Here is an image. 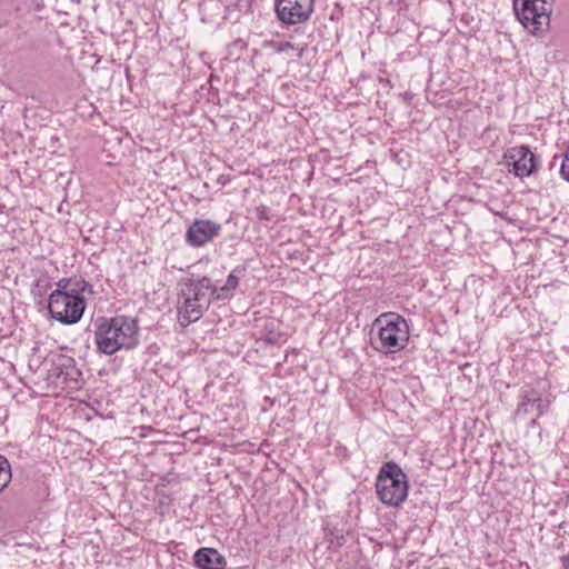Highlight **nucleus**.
<instances>
[{"instance_id": "1", "label": "nucleus", "mask_w": 569, "mask_h": 569, "mask_svg": "<svg viewBox=\"0 0 569 569\" xmlns=\"http://www.w3.org/2000/svg\"><path fill=\"white\" fill-rule=\"evenodd\" d=\"M94 341L98 350L108 356L121 349H134L139 345L138 321L126 316L102 318L97 326Z\"/></svg>"}, {"instance_id": "2", "label": "nucleus", "mask_w": 569, "mask_h": 569, "mask_svg": "<svg viewBox=\"0 0 569 569\" xmlns=\"http://www.w3.org/2000/svg\"><path fill=\"white\" fill-rule=\"evenodd\" d=\"M378 336L371 339L372 347L382 353H395L402 350L409 340V328L406 320L397 313H382L373 322Z\"/></svg>"}, {"instance_id": "3", "label": "nucleus", "mask_w": 569, "mask_h": 569, "mask_svg": "<svg viewBox=\"0 0 569 569\" xmlns=\"http://www.w3.org/2000/svg\"><path fill=\"white\" fill-rule=\"evenodd\" d=\"M408 479L402 469L393 461L382 465L376 480V490L380 501L390 507L400 506L408 496Z\"/></svg>"}, {"instance_id": "4", "label": "nucleus", "mask_w": 569, "mask_h": 569, "mask_svg": "<svg viewBox=\"0 0 569 569\" xmlns=\"http://www.w3.org/2000/svg\"><path fill=\"white\" fill-rule=\"evenodd\" d=\"M553 3L555 0H513V10L521 24L539 36L549 28Z\"/></svg>"}, {"instance_id": "5", "label": "nucleus", "mask_w": 569, "mask_h": 569, "mask_svg": "<svg viewBox=\"0 0 569 569\" xmlns=\"http://www.w3.org/2000/svg\"><path fill=\"white\" fill-rule=\"evenodd\" d=\"M86 306V300L81 293L52 291L48 300L49 313L62 325L79 322Z\"/></svg>"}, {"instance_id": "6", "label": "nucleus", "mask_w": 569, "mask_h": 569, "mask_svg": "<svg viewBox=\"0 0 569 569\" xmlns=\"http://www.w3.org/2000/svg\"><path fill=\"white\" fill-rule=\"evenodd\" d=\"M313 6L315 0H274L278 19L288 26L308 21L313 12Z\"/></svg>"}, {"instance_id": "7", "label": "nucleus", "mask_w": 569, "mask_h": 569, "mask_svg": "<svg viewBox=\"0 0 569 569\" xmlns=\"http://www.w3.org/2000/svg\"><path fill=\"white\" fill-rule=\"evenodd\" d=\"M505 158L508 159L509 171L516 177H529L536 171V157L528 146L510 148Z\"/></svg>"}, {"instance_id": "8", "label": "nucleus", "mask_w": 569, "mask_h": 569, "mask_svg": "<svg viewBox=\"0 0 569 569\" xmlns=\"http://www.w3.org/2000/svg\"><path fill=\"white\" fill-rule=\"evenodd\" d=\"M221 226L209 219H196L187 229L186 242L193 248H199L219 236Z\"/></svg>"}, {"instance_id": "9", "label": "nucleus", "mask_w": 569, "mask_h": 569, "mask_svg": "<svg viewBox=\"0 0 569 569\" xmlns=\"http://www.w3.org/2000/svg\"><path fill=\"white\" fill-rule=\"evenodd\" d=\"M549 402L543 400L536 392H526L517 407L516 416H530L531 425H536L537 418L541 417L548 409Z\"/></svg>"}, {"instance_id": "10", "label": "nucleus", "mask_w": 569, "mask_h": 569, "mask_svg": "<svg viewBox=\"0 0 569 569\" xmlns=\"http://www.w3.org/2000/svg\"><path fill=\"white\" fill-rule=\"evenodd\" d=\"M214 286L208 277L190 282L186 289L182 290V295L192 297V300L201 303L202 308H209L212 300H216V293L213 292Z\"/></svg>"}, {"instance_id": "11", "label": "nucleus", "mask_w": 569, "mask_h": 569, "mask_svg": "<svg viewBox=\"0 0 569 569\" xmlns=\"http://www.w3.org/2000/svg\"><path fill=\"white\" fill-rule=\"evenodd\" d=\"M193 562L199 569H224L227 560L217 549L200 548L193 555Z\"/></svg>"}, {"instance_id": "12", "label": "nucleus", "mask_w": 569, "mask_h": 569, "mask_svg": "<svg viewBox=\"0 0 569 569\" xmlns=\"http://www.w3.org/2000/svg\"><path fill=\"white\" fill-rule=\"evenodd\" d=\"M183 301L179 306V320L182 326H188L199 320L208 308H202L201 303L192 300V297L182 295Z\"/></svg>"}, {"instance_id": "13", "label": "nucleus", "mask_w": 569, "mask_h": 569, "mask_svg": "<svg viewBox=\"0 0 569 569\" xmlns=\"http://www.w3.org/2000/svg\"><path fill=\"white\" fill-rule=\"evenodd\" d=\"M246 268L238 266L228 274L223 286H214L213 292L216 293V300H227L232 298L234 290L239 286L240 278H242Z\"/></svg>"}, {"instance_id": "14", "label": "nucleus", "mask_w": 569, "mask_h": 569, "mask_svg": "<svg viewBox=\"0 0 569 569\" xmlns=\"http://www.w3.org/2000/svg\"><path fill=\"white\" fill-rule=\"evenodd\" d=\"M71 279L62 278L57 282V288L54 291L61 292H73V293H82L84 291H92V286L83 279L77 280L74 282V287L70 288Z\"/></svg>"}, {"instance_id": "15", "label": "nucleus", "mask_w": 569, "mask_h": 569, "mask_svg": "<svg viewBox=\"0 0 569 569\" xmlns=\"http://www.w3.org/2000/svg\"><path fill=\"white\" fill-rule=\"evenodd\" d=\"M12 478L11 466L8 459L0 455V492L8 487Z\"/></svg>"}, {"instance_id": "16", "label": "nucleus", "mask_w": 569, "mask_h": 569, "mask_svg": "<svg viewBox=\"0 0 569 569\" xmlns=\"http://www.w3.org/2000/svg\"><path fill=\"white\" fill-rule=\"evenodd\" d=\"M560 173L565 180L569 182V147L567 148V151L565 153L561 167H560Z\"/></svg>"}, {"instance_id": "17", "label": "nucleus", "mask_w": 569, "mask_h": 569, "mask_svg": "<svg viewBox=\"0 0 569 569\" xmlns=\"http://www.w3.org/2000/svg\"><path fill=\"white\" fill-rule=\"evenodd\" d=\"M271 46H272L273 50L278 53L296 49V46L289 41L277 42V43H272Z\"/></svg>"}, {"instance_id": "18", "label": "nucleus", "mask_w": 569, "mask_h": 569, "mask_svg": "<svg viewBox=\"0 0 569 569\" xmlns=\"http://www.w3.org/2000/svg\"><path fill=\"white\" fill-rule=\"evenodd\" d=\"M266 341L268 343H277L279 341V335L278 333H274V332H269L267 336H266Z\"/></svg>"}, {"instance_id": "19", "label": "nucleus", "mask_w": 569, "mask_h": 569, "mask_svg": "<svg viewBox=\"0 0 569 569\" xmlns=\"http://www.w3.org/2000/svg\"><path fill=\"white\" fill-rule=\"evenodd\" d=\"M71 362H72V359L71 358H67V359H64V362H63L62 366H69V365H71Z\"/></svg>"}, {"instance_id": "20", "label": "nucleus", "mask_w": 569, "mask_h": 569, "mask_svg": "<svg viewBox=\"0 0 569 569\" xmlns=\"http://www.w3.org/2000/svg\"><path fill=\"white\" fill-rule=\"evenodd\" d=\"M305 48H300L298 52V57L301 58L303 54Z\"/></svg>"}]
</instances>
